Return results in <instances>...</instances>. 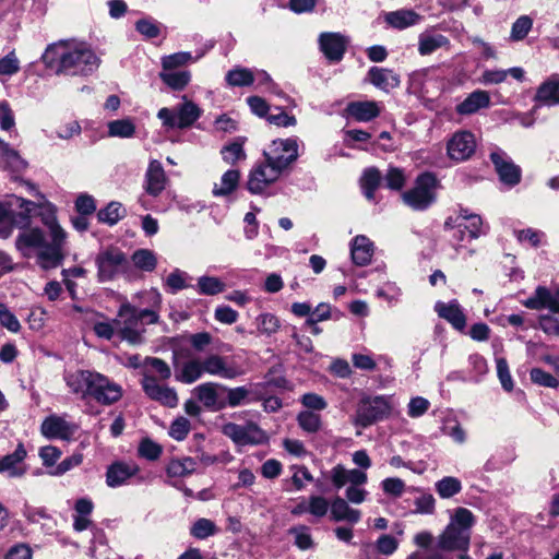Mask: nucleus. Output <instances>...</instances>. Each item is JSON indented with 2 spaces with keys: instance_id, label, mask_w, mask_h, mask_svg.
<instances>
[{
  "instance_id": "603ef678",
  "label": "nucleus",
  "mask_w": 559,
  "mask_h": 559,
  "mask_svg": "<svg viewBox=\"0 0 559 559\" xmlns=\"http://www.w3.org/2000/svg\"><path fill=\"white\" fill-rule=\"evenodd\" d=\"M216 531L217 528L213 521L202 518L193 523L190 532L194 537L204 539L214 535Z\"/></svg>"
},
{
  "instance_id": "0e129e2a",
  "label": "nucleus",
  "mask_w": 559,
  "mask_h": 559,
  "mask_svg": "<svg viewBox=\"0 0 559 559\" xmlns=\"http://www.w3.org/2000/svg\"><path fill=\"white\" fill-rule=\"evenodd\" d=\"M145 367L158 374L162 380H167L171 376V370L166 361L157 357H148L145 359Z\"/></svg>"
},
{
  "instance_id": "bf43d9fd",
  "label": "nucleus",
  "mask_w": 559,
  "mask_h": 559,
  "mask_svg": "<svg viewBox=\"0 0 559 559\" xmlns=\"http://www.w3.org/2000/svg\"><path fill=\"white\" fill-rule=\"evenodd\" d=\"M294 474L292 476V483L296 490H302L307 483L313 481V476L309 469L304 465L292 466Z\"/></svg>"
},
{
  "instance_id": "f03ea898",
  "label": "nucleus",
  "mask_w": 559,
  "mask_h": 559,
  "mask_svg": "<svg viewBox=\"0 0 559 559\" xmlns=\"http://www.w3.org/2000/svg\"><path fill=\"white\" fill-rule=\"evenodd\" d=\"M47 69L58 75H88L99 67V58L92 48L75 40H59L48 45L41 56Z\"/></svg>"
},
{
  "instance_id": "2f4dec72",
  "label": "nucleus",
  "mask_w": 559,
  "mask_h": 559,
  "mask_svg": "<svg viewBox=\"0 0 559 559\" xmlns=\"http://www.w3.org/2000/svg\"><path fill=\"white\" fill-rule=\"evenodd\" d=\"M360 516V511L350 508L348 502L341 497H336L331 502V519L335 522L346 521L355 524L359 522Z\"/></svg>"
},
{
  "instance_id": "a19ab883",
  "label": "nucleus",
  "mask_w": 559,
  "mask_h": 559,
  "mask_svg": "<svg viewBox=\"0 0 559 559\" xmlns=\"http://www.w3.org/2000/svg\"><path fill=\"white\" fill-rule=\"evenodd\" d=\"M257 331L260 335L272 336L281 328L280 319L270 312H264L255 318Z\"/></svg>"
},
{
  "instance_id": "f704fd0d",
  "label": "nucleus",
  "mask_w": 559,
  "mask_h": 559,
  "mask_svg": "<svg viewBox=\"0 0 559 559\" xmlns=\"http://www.w3.org/2000/svg\"><path fill=\"white\" fill-rule=\"evenodd\" d=\"M449 45V39L441 34L423 33L418 38V52L421 56H426Z\"/></svg>"
},
{
  "instance_id": "f8f14e48",
  "label": "nucleus",
  "mask_w": 559,
  "mask_h": 559,
  "mask_svg": "<svg viewBox=\"0 0 559 559\" xmlns=\"http://www.w3.org/2000/svg\"><path fill=\"white\" fill-rule=\"evenodd\" d=\"M265 160L284 171L298 157V144L294 139L274 140L263 152Z\"/></svg>"
},
{
  "instance_id": "5701e85b",
  "label": "nucleus",
  "mask_w": 559,
  "mask_h": 559,
  "mask_svg": "<svg viewBox=\"0 0 559 559\" xmlns=\"http://www.w3.org/2000/svg\"><path fill=\"white\" fill-rule=\"evenodd\" d=\"M435 310L440 318L447 320L455 330L464 331L466 317L457 300H451L450 302L438 301Z\"/></svg>"
},
{
  "instance_id": "5fc2aeb1",
  "label": "nucleus",
  "mask_w": 559,
  "mask_h": 559,
  "mask_svg": "<svg viewBox=\"0 0 559 559\" xmlns=\"http://www.w3.org/2000/svg\"><path fill=\"white\" fill-rule=\"evenodd\" d=\"M405 483L399 477H388L381 481L383 492L393 498H400L405 491Z\"/></svg>"
},
{
  "instance_id": "680f3d73",
  "label": "nucleus",
  "mask_w": 559,
  "mask_h": 559,
  "mask_svg": "<svg viewBox=\"0 0 559 559\" xmlns=\"http://www.w3.org/2000/svg\"><path fill=\"white\" fill-rule=\"evenodd\" d=\"M405 175L402 169L390 167L384 177L385 186L391 190H401L405 185Z\"/></svg>"
},
{
  "instance_id": "69168bd1",
  "label": "nucleus",
  "mask_w": 559,
  "mask_h": 559,
  "mask_svg": "<svg viewBox=\"0 0 559 559\" xmlns=\"http://www.w3.org/2000/svg\"><path fill=\"white\" fill-rule=\"evenodd\" d=\"M497 362V374L501 382L502 388L510 392L513 390V380L509 370L508 362L504 358H498Z\"/></svg>"
},
{
  "instance_id": "49530a36",
  "label": "nucleus",
  "mask_w": 559,
  "mask_h": 559,
  "mask_svg": "<svg viewBox=\"0 0 559 559\" xmlns=\"http://www.w3.org/2000/svg\"><path fill=\"white\" fill-rule=\"evenodd\" d=\"M533 26V20L528 15L520 16L511 27L510 38L513 41L524 39Z\"/></svg>"
},
{
  "instance_id": "6e6552de",
  "label": "nucleus",
  "mask_w": 559,
  "mask_h": 559,
  "mask_svg": "<svg viewBox=\"0 0 559 559\" xmlns=\"http://www.w3.org/2000/svg\"><path fill=\"white\" fill-rule=\"evenodd\" d=\"M97 276L99 282H109L119 275L128 274L130 263L126 254L118 248H107L96 257Z\"/></svg>"
},
{
  "instance_id": "3c124183",
  "label": "nucleus",
  "mask_w": 559,
  "mask_h": 559,
  "mask_svg": "<svg viewBox=\"0 0 559 559\" xmlns=\"http://www.w3.org/2000/svg\"><path fill=\"white\" fill-rule=\"evenodd\" d=\"M299 426L307 432L313 433L317 432L321 427V417L320 415L304 411L300 412L297 417Z\"/></svg>"
},
{
  "instance_id": "f257e3e1",
  "label": "nucleus",
  "mask_w": 559,
  "mask_h": 559,
  "mask_svg": "<svg viewBox=\"0 0 559 559\" xmlns=\"http://www.w3.org/2000/svg\"><path fill=\"white\" fill-rule=\"evenodd\" d=\"M25 185L29 192H34L39 198L34 215L41 216L43 223L49 228L51 240L48 242L39 228L24 227L15 239V247L24 258H35L41 269H56L61 265L64 258L62 250L66 233L56 222L52 204L45 200L33 183L25 182Z\"/></svg>"
},
{
  "instance_id": "ea45409f",
  "label": "nucleus",
  "mask_w": 559,
  "mask_h": 559,
  "mask_svg": "<svg viewBox=\"0 0 559 559\" xmlns=\"http://www.w3.org/2000/svg\"><path fill=\"white\" fill-rule=\"evenodd\" d=\"M240 174L236 169H229L221 178L219 183H215L213 194L216 197L231 193L238 186Z\"/></svg>"
},
{
  "instance_id": "37998d69",
  "label": "nucleus",
  "mask_w": 559,
  "mask_h": 559,
  "mask_svg": "<svg viewBox=\"0 0 559 559\" xmlns=\"http://www.w3.org/2000/svg\"><path fill=\"white\" fill-rule=\"evenodd\" d=\"M435 489L440 498L450 499L462 490V483L456 477L447 476L435 484Z\"/></svg>"
},
{
  "instance_id": "2eb2a0df",
  "label": "nucleus",
  "mask_w": 559,
  "mask_h": 559,
  "mask_svg": "<svg viewBox=\"0 0 559 559\" xmlns=\"http://www.w3.org/2000/svg\"><path fill=\"white\" fill-rule=\"evenodd\" d=\"M283 171L278 170L266 160L258 166H255L250 175L248 180V189L252 193H261L264 191L271 183L275 182Z\"/></svg>"
},
{
  "instance_id": "de8ad7c7",
  "label": "nucleus",
  "mask_w": 559,
  "mask_h": 559,
  "mask_svg": "<svg viewBox=\"0 0 559 559\" xmlns=\"http://www.w3.org/2000/svg\"><path fill=\"white\" fill-rule=\"evenodd\" d=\"M243 142L235 141L226 146H224L221 151L223 159L228 164H235L238 160H242L246 158V153L243 151Z\"/></svg>"
},
{
  "instance_id": "c756f323",
  "label": "nucleus",
  "mask_w": 559,
  "mask_h": 559,
  "mask_svg": "<svg viewBox=\"0 0 559 559\" xmlns=\"http://www.w3.org/2000/svg\"><path fill=\"white\" fill-rule=\"evenodd\" d=\"M421 16L414 10L401 9L384 15L385 22L393 28L404 29L421 21Z\"/></svg>"
},
{
  "instance_id": "6ab92c4d",
  "label": "nucleus",
  "mask_w": 559,
  "mask_h": 559,
  "mask_svg": "<svg viewBox=\"0 0 559 559\" xmlns=\"http://www.w3.org/2000/svg\"><path fill=\"white\" fill-rule=\"evenodd\" d=\"M223 385L216 382H205L193 389V394L203 406L211 411H221L226 407V402L221 399L218 389Z\"/></svg>"
},
{
  "instance_id": "9d476101",
  "label": "nucleus",
  "mask_w": 559,
  "mask_h": 559,
  "mask_svg": "<svg viewBox=\"0 0 559 559\" xmlns=\"http://www.w3.org/2000/svg\"><path fill=\"white\" fill-rule=\"evenodd\" d=\"M436 179L430 174L419 176L415 186L402 194L405 204L416 211L429 207L435 201Z\"/></svg>"
},
{
  "instance_id": "4c0bfd02",
  "label": "nucleus",
  "mask_w": 559,
  "mask_h": 559,
  "mask_svg": "<svg viewBox=\"0 0 559 559\" xmlns=\"http://www.w3.org/2000/svg\"><path fill=\"white\" fill-rule=\"evenodd\" d=\"M107 128L111 138L130 139L135 133V124L130 118L109 121Z\"/></svg>"
},
{
  "instance_id": "4be33fe9",
  "label": "nucleus",
  "mask_w": 559,
  "mask_h": 559,
  "mask_svg": "<svg viewBox=\"0 0 559 559\" xmlns=\"http://www.w3.org/2000/svg\"><path fill=\"white\" fill-rule=\"evenodd\" d=\"M138 473L139 466L135 463L115 462L107 468L106 484L111 488L120 487Z\"/></svg>"
},
{
  "instance_id": "7c9ffc66",
  "label": "nucleus",
  "mask_w": 559,
  "mask_h": 559,
  "mask_svg": "<svg viewBox=\"0 0 559 559\" xmlns=\"http://www.w3.org/2000/svg\"><path fill=\"white\" fill-rule=\"evenodd\" d=\"M346 110L350 117L361 122H368L380 115L378 103L373 100L349 103Z\"/></svg>"
},
{
  "instance_id": "39448f33",
  "label": "nucleus",
  "mask_w": 559,
  "mask_h": 559,
  "mask_svg": "<svg viewBox=\"0 0 559 559\" xmlns=\"http://www.w3.org/2000/svg\"><path fill=\"white\" fill-rule=\"evenodd\" d=\"M475 523L476 516L471 510L464 507L454 509L450 514L449 523L437 537V550L441 552H466Z\"/></svg>"
},
{
  "instance_id": "052dcab7",
  "label": "nucleus",
  "mask_w": 559,
  "mask_h": 559,
  "mask_svg": "<svg viewBox=\"0 0 559 559\" xmlns=\"http://www.w3.org/2000/svg\"><path fill=\"white\" fill-rule=\"evenodd\" d=\"M190 429V421L185 417H179L170 425L169 436L177 441H182L188 436Z\"/></svg>"
},
{
  "instance_id": "7ed1b4c3",
  "label": "nucleus",
  "mask_w": 559,
  "mask_h": 559,
  "mask_svg": "<svg viewBox=\"0 0 559 559\" xmlns=\"http://www.w3.org/2000/svg\"><path fill=\"white\" fill-rule=\"evenodd\" d=\"M243 373L245 369L234 358L210 354L205 357H191L181 365H177L175 378L181 383L191 384L204 374L233 380Z\"/></svg>"
},
{
  "instance_id": "e433bc0d",
  "label": "nucleus",
  "mask_w": 559,
  "mask_h": 559,
  "mask_svg": "<svg viewBox=\"0 0 559 559\" xmlns=\"http://www.w3.org/2000/svg\"><path fill=\"white\" fill-rule=\"evenodd\" d=\"M382 176L380 171L374 168H368L364 171L361 179H360V186L364 192V195L369 200H374V191L380 186Z\"/></svg>"
},
{
  "instance_id": "6e6d98bb",
  "label": "nucleus",
  "mask_w": 559,
  "mask_h": 559,
  "mask_svg": "<svg viewBox=\"0 0 559 559\" xmlns=\"http://www.w3.org/2000/svg\"><path fill=\"white\" fill-rule=\"evenodd\" d=\"M0 324L13 333L21 330L20 321L5 304H0Z\"/></svg>"
},
{
  "instance_id": "f3484780",
  "label": "nucleus",
  "mask_w": 559,
  "mask_h": 559,
  "mask_svg": "<svg viewBox=\"0 0 559 559\" xmlns=\"http://www.w3.org/2000/svg\"><path fill=\"white\" fill-rule=\"evenodd\" d=\"M490 159L495 165L501 182L508 186H515L521 180V169L502 151H496L490 154Z\"/></svg>"
},
{
  "instance_id": "423d86ee",
  "label": "nucleus",
  "mask_w": 559,
  "mask_h": 559,
  "mask_svg": "<svg viewBox=\"0 0 559 559\" xmlns=\"http://www.w3.org/2000/svg\"><path fill=\"white\" fill-rule=\"evenodd\" d=\"M37 202L13 197L8 206L0 204V238H8L13 227L24 228L37 211Z\"/></svg>"
},
{
  "instance_id": "393cba45",
  "label": "nucleus",
  "mask_w": 559,
  "mask_h": 559,
  "mask_svg": "<svg viewBox=\"0 0 559 559\" xmlns=\"http://www.w3.org/2000/svg\"><path fill=\"white\" fill-rule=\"evenodd\" d=\"M487 233L479 215L468 216V221L459 222L455 225L453 237L459 241L477 239Z\"/></svg>"
},
{
  "instance_id": "4468645a",
  "label": "nucleus",
  "mask_w": 559,
  "mask_h": 559,
  "mask_svg": "<svg viewBox=\"0 0 559 559\" xmlns=\"http://www.w3.org/2000/svg\"><path fill=\"white\" fill-rule=\"evenodd\" d=\"M476 146L475 135L471 131H457L448 141L447 154L456 163L464 162L473 156Z\"/></svg>"
},
{
  "instance_id": "338daca9",
  "label": "nucleus",
  "mask_w": 559,
  "mask_h": 559,
  "mask_svg": "<svg viewBox=\"0 0 559 559\" xmlns=\"http://www.w3.org/2000/svg\"><path fill=\"white\" fill-rule=\"evenodd\" d=\"M20 71V61L14 51L0 59V75H13Z\"/></svg>"
},
{
  "instance_id": "412c9836",
  "label": "nucleus",
  "mask_w": 559,
  "mask_h": 559,
  "mask_svg": "<svg viewBox=\"0 0 559 559\" xmlns=\"http://www.w3.org/2000/svg\"><path fill=\"white\" fill-rule=\"evenodd\" d=\"M320 49L333 62L342 60L347 40L338 33H322L319 37Z\"/></svg>"
},
{
  "instance_id": "a878e982",
  "label": "nucleus",
  "mask_w": 559,
  "mask_h": 559,
  "mask_svg": "<svg viewBox=\"0 0 559 559\" xmlns=\"http://www.w3.org/2000/svg\"><path fill=\"white\" fill-rule=\"evenodd\" d=\"M374 252L372 241L364 236H356L350 242V255L353 262L358 266L368 265Z\"/></svg>"
},
{
  "instance_id": "c9c22d12",
  "label": "nucleus",
  "mask_w": 559,
  "mask_h": 559,
  "mask_svg": "<svg viewBox=\"0 0 559 559\" xmlns=\"http://www.w3.org/2000/svg\"><path fill=\"white\" fill-rule=\"evenodd\" d=\"M159 78L171 90L181 91L189 84L191 80V73L187 70H163L159 73Z\"/></svg>"
},
{
  "instance_id": "20e7f679",
  "label": "nucleus",
  "mask_w": 559,
  "mask_h": 559,
  "mask_svg": "<svg viewBox=\"0 0 559 559\" xmlns=\"http://www.w3.org/2000/svg\"><path fill=\"white\" fill-rule=\"evenodd\" d=\"M66 383L73 394L92 397L102 405H111L122 396V388L94 370H75L64 376Z\"/></svg>"
},
{
  "instance_id": "a211bd4d",
  "label": "nucleus",
  "mask_w": 559,
  "mask_h": 559,
  "mask_svg": "<svg viewBox=\"0 0 559 559\" xmlns=\"http://www.w3.org/2000/svg\"><path fill=\"white\" fill-rule=\"evenodd\" d=\"M523 305L533 310L548 309L559 313V288L551 293L548 288L538 286L534 294L523 301Z\"/></svg>"
},
{
  "instance_id": "864d4df0",
  "label": "nucleus",
  "mask_w": 559,
  "mask_h": 559,
  "mask_svg": "<svg viewBox=\"0 0 559 559\" xmlns=\"http://www.w3.org/2000/svg\"><path fill=\"white\" fill-rule=\"evenodd\" d=\"M191 52L180 51L162 59L163 70H175L176 68L182 67L188 62L192 61Z\"/></svg>"
},
{
  "instance_id": "13d9d810",
  "label": "nucleus",
  "mask_w": 559,
  "mask_h": 559,
  "mask_svg": "<svg viewBox=\"0 0 559 559\" xmlns=\"http://www.w3.org/2000/svg\"><path fill=\"white\" fill-rule=\"evenodd\" d=\"M224 391L227 393V397L225 400L226 406L236 407L245 403L249 395V391L245 386L237 388H226L222 386Z\"/></svg>"
},
{
  "instance_id": "473e14b6",
  "label": "nucleus",
  "mask_w": 559,
  "mask_h": 559,
  "mask_svg": "<svg viewBox=\"0 0 559 559\" xmlns=\"http://www.w3.org/2000/svg\"><path fill=\"white\" fill-rule=\"evenodd\" d=\"M197 469V460L190 456L171 459L166 466V474L170 478H183Z\"/></svg>"
},
{
  "instance_id": "a18cd8bd",
  "label": "nucleus",
  "mask_w": 559,
  "mask_h": 559,
  "mask_svg": "<svg viewBox=\"0 0 559 559\" xmlns=\"http://www.w3.org/2000/svg\"><path fill=\"white\" fill-rule=\"evenodd\" d=\"M198 292L203 295H217L225 290V284L215 276H201L198 280Z\"/></svg>"
},
{
  "instance_id": "79ce46f5",
  "label": "nucleus",
  "mask_w": 559,
  "mask_h": 559,
  "mask_svg": "<svg viewBox=\"0 0 559 559\" xmlns=\"http://www.w3.org/2000/svg\"><path fill=\"white\" fill-rule=\"evenodd\" d=\"M226 82L229 86H249L254 80V73L247 68L236 67L226 73Z\"/></svg>"
},
{
  "instance_id": "e2e57ef3",
  "label": "nucleus",
  "mask_w": 559,
  "mask_h": 559,
  "mask_svg": "<svg viewBox=\"0 0 559 559\" xmlns=\"http://www.w3.org/2000/svg\"><path fill=\"white\" fill-rule=\"evenodd\" d=\"M530 377L534 383L545 388H557L559 385L555 377L540 368H533L530 372Z\"/></svg>"
},
{
  "instance_id": "c03bdc74",
  "label": "nucleus",
  "mask_w": 559,
  "mask_h": 559,
  "mask_svg": "<svg viewBox=\"0 0 559 559\" xmlns=\"http://www.w3.org/2000/svg\"><path fill=\"white\" fill-rule=\"evenodd\" d=\"M126 210L119 202H110L105 209L97 214L98 219L109 225H115L124 216Z\"/></svg>"
},
{
  "instance_id": "bb28decb",
  "label": "nucleus",
  "mask_w": 559,
  "mask_h": 559,
  "mask_svg": "<svg viewBox=\"0 0 559 559\" xmlns=\"http://www.w3.org/2000/svg\"><path fill=\"white\" fill-rule=\"evenodd\" d=\"M166 176L162 164L152 160L145 174V190L150 195L157 197L165 189Z\"/></svg>"
},
{
  "instance_id": "8fccbe9b",
  "label": "nucleus",
  "mask_w": 559,
  "mask_h": 559,
  "mask_svg": "<svg viewBox=\"0 0 559 559\" xmlns=\"http://www.w3.org/2000/svg\"><path fill=\"white\" fill-rule=\"evenodd\" d=\"M162 451V447L150 438L142 439L138 448L139 455L148 461L157 460Z\"/></svg>"
},
{
  "instance_id": "774afa93",
  "label": "nucleus",
  "mask_w": 559,
  "mask_h": 559,
  "mask_svg": "<svg viewBox=\"0 0 559 559\" xmlns=\"http://www.w3.org/2000/svg\"><path fill=\"white\" fill-rule=\"evenodd\" d=\"M399 542L395 537L383 534L376 542V548L383 556H391L397 549Z\"/></svg>"
},
{
  "instance_id": "72a5a7b5",
  "label": "nucleus",
  "mask_w": 559,
  "mask_h": 559,
  "mask_svg": "<svg viewBox=\"0 0 559 559\" xmlns=\"http://www.w3.org/2000/svg\"><path fill=\"white\" fill-rule=\"evenodd\" d=\"M536 100L554 106L559 104V79L556 76L550 78L544 82L537 90Z\"/></svg>"
},
{
  "instance_id": "aec40b11",
  "label": "nucleus",
  "mask_w": 559,
  "mask_h": 559,
  "mask_svg": "<svg viewBox=\"0 0 559 559\" xmlns=\"http://www.w3.org/2000/svg\"><path fill=\"white\" fill-rule=\"evenodd\" d=\"M26 454L24 445L19 443L13 453L0 457V473L11 478L22 477L27 471L23 464Z\"/></svg>"
},
{
  "instance_id": "cd10ccee",
  "label": "nucleus",
  "mask_w": 559,
  "mask_h": 559,
  "mask_svg": "<svg viewBox=\"0 0 559 559\" xmlns=\"http://www.w3.org/2000/svg\"><path fill=\"white\" fill-rule=\"evenodd\" d=\"M489 105V93L484 90H476L456 106V112L460 115H473L479 109L488 108Z\"/></svg>"
},
{
  "instance_id": "0eeeda50",
  "label": "nucleus",
  "mask_w": 559,
  "mask_h": 559,
  "mask_svg": "<svg viewBox=\"0 0 559 559\" xmlns=\"http://www.w3.org/2000/svg\"><path fill=\"white\" fill-rule=\"evenodd\" d=\"M202 115V109L189 100L186 96L182 97V103L174 108L163 107L157 112V118L167 129H187L191 127Z\"/></svg>"
},
{
  "instance_id": "58836bf2",
  "label": "nucleus",
  "mask_w": 559,
  "mask_h": 559,
  "mask_svg": "<svg viewBox=\"0 0 559 559\" xmlns=\"http://www.w3.org/2000/svg\"><path fill=\"white\" fill-rule=\"evenodd\" d=\"M133 265L143 272H153L157 265V258L152 250L138 249L131 255Z\"/></svg>"
},
{
  "instance_id": "b1692460",
  "label": "nucleus",
  "mask_w": 559,
  "mask_h": 559,
  "mask_svg": "<svg viewBox=\"0 0 559 559\" xmlns=\"http://www.w3.org/2000/svg\"><path fill=\"white\" fill-rule=\"evenodd\" d=\"M368 81L377 88L389 93L391 90L399 87L400 75L391 69L371 67L368 71Z\"/></svg>"
},
{
  "instance_id": "09e8293b",
  "label": "nucleus",
  "mask_w": 559,
  "mask_h": 559,
  "mask_svg": "<svg viewBox=\"0 0 559 559\" xmlns=\"http://www.w3.org/2000/svg\"><path fill=\"white\" fill-rule=\"evenodd\" d=\"M309 502V514L317 519L325 516L331 511V503L329 500L319 495H312L308 498Z\"/></svg>"
},
{
  "instance_id": "1a4fd4ad",
  "label": "nucleus",
  "mask_w": 559,
  "mask_h": 559,
  "mask_svg": "<svg viewBox=\"0 0 559 559\" xmlns=\"http://www.w3.org/2000/svg\"><path fill=\"white\" fill-rule=\"evenodd\" d=\"M390 412V403L384 396L364 397L357 405L353 424L366 428L388 417Z\"/></svg>"
},
{
  "instance_id": "c85d7f7f",
  "label": "nucleus",
  "mask_w": 559,
  "mask_h": 559,
  "mask_svg": "<svg viewBox=\"0 0 559 559\" xmlns=\"http://www.w3.org/2000/svg\"><path fill=\"white\" fill-rule=\"evenodd\" d=\"M40 431L49 439H67L72 433L70 424L55 415L47 417L43 421Z\"/></svg>"
},
{
  "instance_id": "9b49d317",
  "label": "nucleus",
  "mask_w": 559,
  "mask_h": 559,
  "mask_svg": "<svg viewBox=\"0 0 559 559\" xmlns=\"http://www.w3.org/2000/svg\"><path fill=\"white\" fill-rule=\"evenodd\" d=\"M136 318V308L129 304H123L119 309L118 318L115 319L117 333L121 340L127 341L131 345L143 343L144 329L141 328L142 324Z\"/></svg>"
},
{
  "instance_id": "dca6fc26",
  "label": "nucleus",
  "mask_w": 559,
  "mask_h": 559,
  "mask_svg": "<svg viewBox=\"0 0 559 559\" xmlns=\"http://www.w3.org/2000/svg\"><path fill=\"white\" fill-rule=\"evenodd\" d=\"M141 383L145 394L150 399L168 407L177 406L178 395L176 391L169 386L159 384L155 377L145 373Z\"/></svg>"
},
{
  "instance_id": "4d7b16f0",
  "label": "nucleus",
  "mask_w": 559,
  "mask_h": 559,
  "mask_svg": "<svg viewBox=\"0 0 559 559\" xmlns=\"http://www.w3.org/2000/svg\"><path fill=\"white\" fill-rule=\"evenodd\" d=\"M0 154L5 162L15 170L25 167V162L20 157L16 151L11 148L8 143L0 139Z\"/></svg>"
},
{
  "instance_id": "ddd939ff",
  "label": "nucleus",
  "mask_w": 559,
  "mask_h": 559,
  "mask_svg": "<svg viewBox=\"0 0 559 559\" xmlns=\"http://www.w3.org/2000/svg\"><path fill=\"white\" fill-rule=\"evenodd\" d=\"M223 433L237 445L260 444L266 439L263 430L254 423L245 425L228 423L223 426Z\"/></svg>"
}]
</instances>
